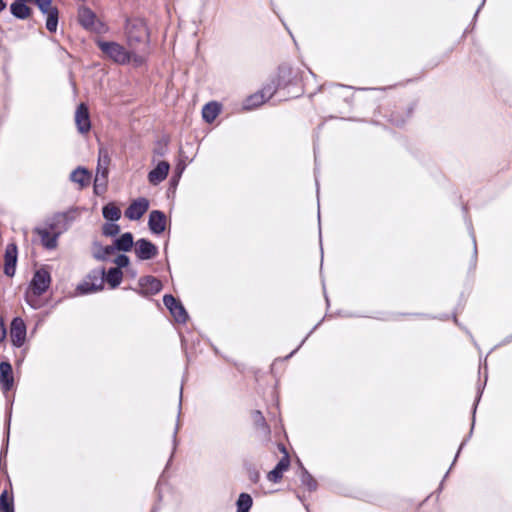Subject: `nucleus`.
Masks as SVG:
<instances>
[{
	"mask_svg": "<svg viewBox=\"0 0 512 512\" xmlns=\"http://www.w3.org/2000/svg\"><path fill=\"white\" fill-rule=\"evenodd\" d=\"M125 36L127 45L131 49H137L139 45H145L149 39L146 23L140 18L126 20Z\"/></svg>",
	"mask_w": 512,
	"mask_h": 512,
	"instance_id": "1",
	"label": "nucleus"
},
{
	"mask_svg": "<svg viewBox=\"0 0 512 512\" xmlns=\"http://www.w3.org/2000/svg\"><path fill=\"white\" fill-rule=\"evenodd\" d=\"M96 45L107 58L117 64L125 65L131 61L133 50H128L117 42L98 39Z\"/></svg>",
	"mask_w": 512,
	"mask_h": 512,
	"instance_id": "2",
	"label": "nucleus"
},
{
	"mask_svg": "<svg viewBox=\"0 0 512 512\" xmlns=\"http://www.w3.org/2000/svg\"><path fill=\"white\" fill-rule=\"evenodd\" d=\"M104 276V268L92 270L87 277L77 285V293L86 295L101 291L104 288Z\"/></svg>",
	"mask_w": 512,
	"mask_h": 512,
	"instance_id": "3",
	"label": "nucleus"
},
{
	"mask_svg": "<svg viewBox=\"0 0 512 512\" xmlns=\"http://www.w3.org/2000/svg\"><path fill=\"white\" fill-rule=\"evenodd\" d=\"M51 284V275L45 268H40L35 271L33 278L30 282V290L33 296L39 297L44 294Z\"/></svg>",
	"mask_w": 512,
	"mask_h": 512,
	"instance_id": "4",
	"label": "nucleus"
},
{
	"mask_svg": "<svg viewBox=\"0 0 512 512\" xmlns=\"http://www.w3.org/2000/svg\"><path fill=\"white\" fill-rule=\"evenodd\" d=\"M74 219L73 211L60 212L56 213L51 219H49L47 224L52 232H55L60 236L69 229Z\"/></svg>",
	"mask_w": 512,
	"mask_h": 512,
	"instance_id": "5",
	"label": "nucleus"
},
{
	"mask_svg": "<svg viewBox=\"0 0 512 512\" xmlns=\"http://www.w3.org/2000/svg\"><path fill=\"white\" fill-rule=\"evenodd\" d=\"M163 303L170 311L175 321L178 323H185L188 320V313L182 303L171 294H166L163 297Z\"/></svg>",
	"mask_w": 512,
	"mask_h": 512,
	"instance_id": "6",
	"label": "nucleus"
},
{
	"mask_svg": "<svg viewBox=\"0 0 512 512\" xmlns=\"http://www.w3.org/2000/svg\"><path fill=\"white\" fill-rule=\"evenodd\" d=\"M138 285L139 288L135 289V291L142 296L155 295L162 289L161 281L154 276L141 277Z\"/></svg>",
	"mask_w": 512,
	"mask_h": 512,
	"instance_id": "7",
	"label": "nucleus"
},
{
	"mask_svg": "<svg viewBox=\"0 0 512 512\" xmlns=\"http://www.w3.org/2000/svg\"><path fill=\"white\" fill-rule=\"evenodd\" d=\"M26 324L20 317L12 320L10 326V338L15 347H21L26 340Z\"/></svg>",
	"mask_w": 512,
	"mask_h": 512,
	"instance_id": "8",
	"label": "nucleus"
},
{
	"mask_svg": "<svg viewBox=\"0 0 512 512\" xmlns=\"http://www.w3.org/2000/svg\"><path fill=\"white\" fill-rule=\"evenodd\" d=\"M110 163V157L106 150L100 149L99 158H98V166H97V174L94 182V190L98 193L99 182L102 181L103 187L106 185V178L108 175V165Z\"/></svg>",
	"mask_w": 512,
	"mask_h": 512,
	"instance_id": "9",
	"label": "nucleus"
},
{
	"mask_svg": "<svg viewBox=\"0 0 512 512\" xmlns=\"http://www.w3.org/2000/svg\"><path fill=\"white\" fill-rule=\"evenodd\" d=\"M134 251L140 260H150L158 254L157 246L145 238L136 241Z\"/></svg>",
	"mask_w": 512,
	"mask_h": 512,
	"instance_id": "10",
	"label": "nucleus"
},
{
	"mask_svg": "<svg viewBox=\"0 0 512 512\" xmlns=\"http://www.w3.org/2000/svg\"><path fill=\"white\" fill-rule=\"evenodd\" d=\"M149 209V201L146 198H138L131 202L125 210V217L129 220H139Z\"/></svg>",
	"mask_w": 512,
	"mask_h": 512,
	"instance_id": "11",
	"label": "nucleus"
},
{
	"mask_svg": "<svg viewBox=\"0 0 512 512\" xmlns=\"http://www.w3.org/2000/svg\"><path fill=\"white\" fill-rule=\"evenodd\" d=\"M167 217L160 210H152L149 214L148 227L153 234L159 235L166 229Z\"/></svg>",
	"mask_w": 512,
	"mask_h": 512,
	"instance_id": "12",
	"label": "nucleus"
},
{
	"mask_svg": "<svg viewBox=\"0 0 512 512\" xmlns=\"http://www.w3.org/2000/svg\"><path fill=\"white\" fill-rule=\"evenodd\" d=\"M281 451L284 453V456L279 460L274 469H272L267 475V479L273 483H277L282 479L283 473L289 468L290 465L289 455L284 446L281 447Z\"/></svg>",
	"mask_w": 512,
	"mask_h": 512,
	"instance_id": "13",
	"label": "nucleus"
},
{
	"mask_svg": "<svg viewBox=\"0 0 512 512\" xmlns=\"http://www.w3.org/2000/svg\"><path fill=\"white\" fill-rule=\"evenodd\" d=\"M75 123L80 133L84 134L89 132L91 128L89 110L84 103H81L76 109Z\"/></svg>",
	"mask_w": 512,
	"mask_h": 512,
	"instance_id": "14",
	"label": "nucleus"
},
{
	"mask_svg": "<svg viewBox=\"0 0 512 512\" xmlns=\"http://www.w3.org/2000/svg\"><path fill=\"white\" fill-rule=\"evenodd\" d=\"M17 254L18 252L15 244L7 245L4 255V273L8 277H12L15 274Z\"/></svg>",
	"mask_w": 512,
	"mask_h": 512,
	"instance_id": "15",
	"label": "nucleus"
},
{
	"mask_svg": "<svg viewBox=\"0 0 512 512\" xmlns=\"http://www.w3.org/2000/svg\"><path fill=\"white\" fill-rule=\"evenodd\" d=\"M170 164L167 161H160L154 169L148 173V181L152 185L163 182L169 173Z\"/></svg>",
	"mask_w": 512,
	"mask_h": 512,
	"instance_id": "16",
	"label": "nucleus"
},
{
	"mask_svg": "<svg viewBox=\"0 0 512 512\" xmlns=\"http://www.w3.org/2000/svg\"><path fill=\"white\" fill-rule=\"evenodd\" d=\"M14 385L12 365L3 361L0 363V386L4 392L12 389Z\"/></svg>",
	"mask_w": 512,
	"mask_h": 512,
	"instance_id": "17",
	"label": "nucleus"
},
{
	"mask_svg": "<svg viewBox=\"0 0 512 512\" xmlns=\"http://www.w3.org/2000/svg\"><path fill=\"white\" fill-rule=\"evenodd\" d=\"M78 20L81 26L88 30L97 31V18L95 13L89 8H81L78 13Z\"/></svg>",
	"mask_w": 512,
	"mask_h": 512,
	"instance_id": "18",
	"label": "nucleus"
},
{
	"mask_svg": "<svg viewBox=\"0 0 512 512\" xmlns=\"http://www.w3.org/2000/svg\"><path fill=\"white\" fill-rule=\"evenodd\" d=\"M35 232L41 238L42 245L47 249H54L57 246L59 235L48 228H36Z\"/></svg>",
	"mask_w": 512,
	"mask_h": 512,
	"instance_id": "19",
	"label": "nucleus"
},
{
	"mask_svg": "<svg viewBox=\"0 0 512 512\" xmlns=\"http://www.w3.org/2000/svg\"><path fill=\"white\" fill-rule=\"evenodd\" d=\"M298 476L300 478L301 485L305 487L309 492L316 491L318 483L315 478L307 471V469L299 462Z\"/></svg>",
	"mask_w": 512,
	"mask_h": 512,
	"instance_id": "20",
	"label": "nucleus"
},
{
	"mask_svg": "<svg viewBox=\"0 0 512 512\" xmlns=\"http://www.w3.org/2000/svg\"><path fill=\"white\" fill-rule=\"evenodd\" d=\"M115 250L128 252L134 245V238L131 232H125L116 238L113 242Z\"/></svg>",
	"mask_w": 512,
	"mask_h": 512,
	"instance_id": "21",
	"label": "nucleus"
},
{
	"mask_svg": "<svg viewBox=\"0 0 512 512\" xmlns=\"http://www.w3.org/2000/svg\"><path fill=\"white\" fill-rule=\"evenodd\" d=\"M11 14L17 19L24 20L31 14V9L26 5V1L15 0L10 5Z\"/></svg>",
	"mask_w": 512,
	"mask_h": 512,
	"instance_id": "22",
	"label": "nucleus"
},
{
	"mask_svg": "<svg viewBox=\"0 0 512 512\" xmlns=\"http://www.w3.org/2000/svg\"><path fill=\"white\" fill-rule=\"evenodd\" d=\"M70 180L81 187H85L90 183V174L85 168L78 167L71 172Z\"/></svg>",
	"mask_w": 512,
	"mask_h": 512,
	"instance_id": "23",
	"label": "nucleus"
},
{
	"mask_svg": "<svg viewBox=\"0 0 512 512\" xmlns=\"http://www.w3.org/2000/svg\"><path fill=\"white\" fill-rule=\"evenodd\" d=\"M123 279V272L119 268H110L105 271L104 281H106L112 289L120 285Z\"/></svg>",
	"mask_w": 512,
	"mask_h": 512,
	"instance_id": "24",
	"label": "nucleus"
},
{
	"mask_svg": "<svg viewBox=\"0 0 512 512\" xmlns=\"http://www.w3.org/2000/svg\"><path fill=\"white\" fill-rule=\"evenodd\" d=\"M220 113V106L216 102H210L204 105L202 117L207 123H212Z\"/></svg>",
	"mask_w": 512,
	"mask_h": 512,
	"instance_id": "25",
	"label": "nucleus"
},
{
	"mask_svg": "<svg viewBox=\"0 0 512 512\" xmlns=\"http://www.w3.org/2000/svg\"><path fill=\"white\" fill-rule=\"evenodd\" d=\"M266 102V99L264 98L263 94H261L259 91L248 96L244 102H243V109L250 111L253 109L258 108L262 104Z\"/></svg>",
	"mask_w": 512,
	"mask_h": 512,
	"instance_id": "26",
	"label": "nucleus"
},
{
	"mask_svg": "<svg viewBox=\"0 0 512 512\" xmlns=\"http://www.w3.org/2000/svg\"><path fill=\"white\" fill-rule=\"evenodd\" d=\"M102 214L108 222H116L121 217V210L114 203H108L103 206Z\"/></svg>",
	"mask_w": 512,
	"mask_h": 512,
	"instance_id": "27",
	"label": "nucleus"
},
{
	"mask_svg": "<svg viewBox=\"0 0 512 512\" xmlns=\"http://www.w3.org/2000/svg\"><path fill=\"white\" fill-rule=\"evenodd\" d=\"M253 499L248 493H241L236 501L237 512H249Z\"/></svg>",
	"mask_w": 512,
	"mask_h": 512,
	"instance_id": "28",
	"label": "nucleus"
},
{
	"mask_svg": "<svg viewBox=\"0 0 512 512\" xmlns=\"http://www.w3.org/2000/svg\"><path fill=\"white\" fill-rule=\"evenodd\" d=\"M280 86L279 80L273 79L266 83L263 88L259 91L261 94H263L264 98L269 100L272 98V96L277 92L278 88Z\"/></svg>",
	"mask_w": 512,
	"mask_h": 512,
	"instance_id": "29",
	"label": "nucleus"
},
{
	"mask_svg": "<svg viewBox=\"0 0 512 512\" xmlns=\"http://www.w3.org/2000/svg\"><path fill=\"white\" fill-rule=\"evenodd\" d=\"M115 251L116 250L113 244L107 246L99 245L98 249L94 251L93 256L97 260L105 261L110 255L114 254Z\"/></svg>",
	"mask_w": 512,
	"mask_h": 512,
	"instance_id": "30",
	"label": "nucleus"
},
{
	"mask_svg": "<svg viewBox=\"0 0 512 512\" xmlns=\"http://www.w3.org/2000/svg\"><path fill=\"white\" fill-rule=\"evenodd\" d=\"M0 512H14L13 497L6 490L0 495Z\"/></svg>",
	"mask_w": 512,
	"mask_h": 512,
	"instance_id": "31",
	"label": "nucleus"
},
{
	"mask_svg": "<svg viewBox=\"0 0 512 512\" xmlns=\"http://www.w3.org/2000/svg\"><path fill=\"white\" fill-rule=\"evenodd\" d=\"M47 15L46 19V28L49 32H56L58 26L59 12L58 9H53L52 11L45 13Z\"/></svg>",
	"mask_w": 512,
	"mask_h": 512,
	"instance_id": "32",
	"label": "nucleus"
},
{
	"mask_svg": "<svg viewBox=\"0 0 512 512\" xmlns=\"http://www.w3.org/2000/svg\"><path fill=\"white\" fill-rule=\"evenodd\" d=\"M120 232V226L114 222H107L102 226V234L107 237H114Z\"/></svg>",
	"mask_w": 512,
	"mask_h": 512,
	"instance_id": "33",
	"label": "nucleus"
},
{
	"mask_svg": "<svg viewBox=\"0 0 512 512\" xmlns=\"http://www.w3.org/2000/svg\"><path fill=\"white\" fill-rule=\"evenodd\" d=\"M33 1L35 2V4L38 6L39 10L43 14L48 13V12L52 11L53 9H56V7L51 5L52 0H33Z\"/></svg>",
	"mask_w": 512,
	"mask_h": 512,
	"instance_id": "34",
	"label": "nucleus"
},
{
	"mask_svg": "<svg viewBox=\"0 0 512 512\" xmlns=\"http://www.w3.org/2000/svg\"><path fill=\"white\" fill-rule=\"evenodd\" d=\"M114 263L116 264L115 268H119L121 270V268H125V267H127L129 265L130 260H129V257L127 255L119 254L114 259Z\"/></svg>",
	"mask_w": 512,
	"mask_h": 512,
	"instance_id": "35",
	"label": "nucleus"
},
{
	"mask_svg": "<svg viewBox=\"0 0 512 512\" xmlns=\"http://www.w3.org/2000/svg\"><path fill=\"white\" fill-rule=\"evenodd\" d=\"M253 420H254V423L258 426V427H261L263 429H268L267 425H266V421H265V418L264 416L262 415L261 411L259 410H256L253 412Z\"/></svg>",
	"mask_w": 512,
	"mask_h": 512,
	"instance_id": "36",
	"label": "nucleus"
},
{
	"mask_svg": "<svg viewBox=\"0 0 512 512\" xmlns=\"http://www.w3.org/2000/svg\"><path fill=\"white\" fill-rule=\"evenodd\" d=\"M469 233H470V236L472 238V243H473L472 265H473V268H475L476 262H477L478 251H477L476 237L474 234V230L471 226L469 227Z\"/></svg>",
	"mask_w": 512,
	"mask_h": 512,
	"instance_id": "37",
	"label": "nucleus"
},
{
	"mask_svg": "<svg viewBox=\"0 0 512 512\" xmlns=\"http://www.w3.org/2000/svg\"><path fill=\"white\" fill-rule=\"evenodd\" d=\"M182 400V390L180 391V401ZM181 408V403L179 404V409ZM180 417V411L178 412V418ZM180 423L179 419L177 420L176 427L173 432V450L176 449L177 446V433L179 431Z\"/></svg>",
	"mask_w": 512,
	"mask_h": 512,
	"instance_id": "38",
	"label": "nucleus"
},
{
	"mask_svg": "<svg viewBox=\"0 0 512 512\" xmlns=\"http://www.w3.org/2000/svg\"><path fill=\"white\" fill-rule=\"evenodd\" d=\"M37 298L38 297L33 296V294L31 293V290L26 293V301L34 309L39 308Z\"/></svg>",
	"mask_w": 512,
	"mask_h": 512,
	"instance_id": "39",
	"label": "nucleus"
},
{
	"mask_svg": "<svg viewBox=\"0 0 512 512\" xmlns=\"http://www.w3.org/2000/svg\"><path fill=\"white\" fill-rule=\"evenodd\" d=\"M10 421H11V414L9 413V417L7 420V438H6V445L5 448L0 453V464L2 463V458L6 455L7 449H8V441H9V429H10Z\"/></svg>",
	"mask_w": 512,
	"mask_h": 512,
	"instance_id": "40",
	"label": "nucleus"
},
{
	"mask_svg": "<svg viewBox=\"0 0 512 512\" xmlns=\"http://www.w3.org/2000/svg\"><path fill=\"white\" fill-rule=\"evenodd\" d=\"M320 323H318L317 325L314 326V328L309 332V334L301 341V343L298 345V347L296 349H294L288 356L287 358L291 357L292 355H294L299 349L300 347L304 344V342L307 340V338L313 333L314 330L317 329V327L319 326Z\"/></svg>",
	"mask_w": 512,
	"mask_h": 512,
	"instance_id": "41",
	"label": "nucleus"
},
{
	"mask_svg": "<svg viewBox=\"0 0 512 512\" xmlns=\"http://www.w3.org/2000/svg\"><path fill=\"white\" fill-rule=\"evenodd\" d=\"M481 394H482V390L479 388L477 396H476V399H475V403H474V406H473V418L475 417L476 408H477V405H478V403L480 401ZM473 426H474V423L472 424L471 430L473 429Z\"/></svg>",
	"mask_w": 512,
	"mask_h": 512,
	"instance_id": "42",
	"label": "nucleus"
},
{
	"mask_svg": "<svg viewBox=\"0 0 512 512\" xmlns=\"http://www.w3.org/2000/svg\"><path fill=\"white\" fill-rule=\"evenodd\" d=\"M129 50H133V55H132L131 60H133L137 64H142L144 59L142 56L136 54V52H135L136 49L129 48Z\"/></svg>",
	"mask_w": 512,
	"mask_h": 512,
	"instance_id": "43",
	"label": "nucleus"
},
{
	"mask_svg": "<svg viewBox=\"0 0 512 512\" xmlns=\"http://www.w3.org/2000/svg\"><path fill=\"white\" fill-rule=\"evenodd\" d=\"M5 336H6V329H5L2 318L0 317V342L5 339Z\"/></svg>",
	"mask_w": 512,
	"mask_h": 512,
	"instance_id": "44",
	"label": "nucleus"
},
{
	"mask_svg": "<svg viewBox=\"0 0 512 512\" xmlns=\"http://www.w3.org/2000/svg\"><path fill=\"white\" fill-rule=\"evenodd\" d=\"M182 170L179 171L177 176H173L170 180V185L176 187L178 185L179 178L181 176Z\"/></svg>",
	"mask_w": 512,
	"mask_h": 512,
	"instance_id": "45",
	"label": "nucleus"
},
{
	"mask_svg": "<svg viewBox=\"0 0 512 512\" xmlns=\"http://www.w3.org/2000/svg\"><path fill=\"white\" fill-rule=\"evenodd\" d=\"M260 474L258 471H253L250 473L249 478L252 482L256 483L259 480Z\"/></svg>",
	"mask_w": 512,
	"mask_h": 512,
	"instance_id": "46",
	"label": "nucleus"
},
{
	"mask_svg": "<svg viewBox=\"0 0 512 512\" xmlns=\"http://www.w3.org/2000/svg\"><path fill=\"white\" fill-rule=\"evenodd\" d=\"M466 442H467V439H464V440L462 441V443H461V445H460V447H459V449H458V451H457V454H456V456H455V458H454V461H453L452 465H454V463L456 462V460H457V458H458V456H459V453H460V451L462 450V448L464 447V445L466 444Z\"/></svg>",
	"mask_w": 512,
	"mask_h": 512,
	"instance_id": "47",
	"label": "nucleus"
},
{
	"mask_svg": "<svg viewBox=\"0 0 512 512\" xmlns=\"http://www.w3.org/2000/svg\"><path fill=\"white\" fill-rule=\"evenodd\" d=\"M6 8V3L4 0H0V12L3 11Z\"/></svg>",
	"mask_w": 512,
	"mask_h": 512,
	"instance_id": "48",
	"label": "nucleus"
},
{
	"mask_svg": "<svg viewBox=\"0 0 512 512\" xmlns=\"http://www.w3.org/2000/svg\"><path fill=\"white\" fill-rule=\"evenodd\" d=\"M484 3H485V0H483V1H482L481 5H480V6L478 7V9L476 10V13H475V15H474V19L477 17V15H478V13H479L480 9L482 8V6L484 5Z\"/></svg>",
	"mask_w": 512,
	"mask_h": 512,
	"instance_id": "49",
	"label": "nucleus"
},
{
	"mask_svg": "<svg viewBox=\"0 0 512 512\" xmlns=\"http://www.w3.org/2000/svg\"><path fill=\"white\" fill-rule=\"evenodd\" d=\"M391 121H392L395 125H401V124H403V122H404L403 120H401V121H400V120H396V119H394V118H393V119H391Z\"/></svg>",
	"mask_w": 512,
	"mask_h": 512,
	"instance_id": "50",
	"label": "nucleus"
},
{
	"mask_svg": "<svg viewBox=\"0 0 512 512\" xmlns=\"http://www.w3.org/2000/svg\"><path fill=\"white\" fill-rule=\"evenodd\" d=\"M297 498H298L302 503H304L303 497H302L300 494H297Z\"/></svg>",
	"mask_w": 512,
	"mask_h": 512,
	"instance_id": "51",
	"label": "nucleus"
},
{
	"mask_svg": "<svg viewBox=\"0 0 512 512\" xmlns=\"http://www.w3.org/2000/svg\"><path fill=\"white\" fill-rule=\"evenodd\" d=\"M512 340V335L510 337L507 338V340L505 341L506 343L510 342Z\"/></svg>",
	"mask_w": 512,
	"mask_h": 512,
	"instance_id": "52",
	"label": "nucleus"
},
{
	"mask_svg": "<svg viewBox=\"0 0 512 512\" xmlns=\"http://www.w3.org/2000/svg\"><path fill=\"white\" fill-rule=\"evenodd\" d=\"M155 511H156V509L154 508L151 512H155Z\"/></svg>",
	"mask_w": 512,
	"mask_h": 512,
	"instance_id": "53",
	"label": "nucleus"
}]
</instances>
